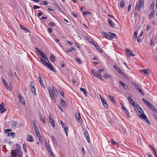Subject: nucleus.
<instances>
[{
  "mask_svg": "<svg viewBox=\"0 0 157 157\" xmlns=\"http://www.w3.org/2000/svg\"><path fill=\"white\" fill-rule=\"evenodd\" d=\"M101 34L103 36L109 40H111L116 38V35L114 33H108L105 32H102Z\"/></svg>",
  "mask_w": 157,
  "mask_h": 157,
  "instance_id": "nucleus-1",
  "label": "nucleus"
},
{
  "mask_svg": "<svg viewBox=\"0 0 157 157\" xmlns=\"http://www.w3.org/2000/svg\"><path fill=\"white\" fill-rule=\"evenodd\" d=\"M136 113L137 115L139 116L141 118L144 120L149 125H151L150 123L148 120L147 118V117L144 114V112L143 111H138Z\"/></svg>",
  "mask_w": 157,
  "mask_h": 157,
  "instance_id": "nucleus-2",
  "label": "nucleus"
},
{
  "mask_svg": "<svg viewBox=\"0 0 157 157\" xmlns=\"http://www.w3.org/2000/svg\"><path fill=\"white\" fill-rule=\"evenodd\" d=\"M52 91H51V93L50 92V96L53 99L54 102H56V99L54 95H56L57 94V91L54 86L52 85Z\"/></svg>",
  "mask_w": 157,
  "mask_h": 157,
  "instance_id": "nucleus-3",
  "label": "nucleus"
},
{
  "mask_svg": "<svg viewBox=\"0 0 157 157\" xmlns=\"http://www.w3.org/2000/svg\"><path fill=\"white\" fill-rule=\"evenodd\" d=\"M21 153L20 149H16V150H13L11 153V155L10 157H17V154Z\"/></svg>",
  "mask_w": 157,
  "mask_h": 157,
  "instance_id": "nucleus-4",
  "label": "nucleus"
},
{
  "mask_svg": "<svg viewBox=\"0 0 157 157\" xmlns=\"http://www.w3.org/2000/svg\"><path fill=\"white\" fill-rule=\"evenodd\" d=\"M132 84L133 86L135 87L136 89L139 92H140L141 95H144V93L143 91L141 89H140V87L137 86L136 84L133 83H132Z\"/></svg>",
  "mask_w": 157,
  "mask_h": 157,
  "instance_id": "nucleus-5",
  "label": "nucleus"
},
{
  "mask_svg": "<svg viewBox=\"0 0 157 157\" xmlns=\"http://www.w3.org/2000/svg\"><path fill=\"white\" fill-rule=\"evenodd\" d=\"M82 131L84 132V135L85 136L87 141L88 143H90V140L88 132L85 129H83Z\"/></svg>",
  "mask_w": 157,
  "mask_h": 157,
  "instance_id": "nucleus-6",
  "label": "nucleus"
},
{
  "mask_svg": "<svg viewBox=\"0 0 157 157\" xmlns=\"http://www.w3.org/2000/svg\"><path fill=\"white\" fill-rule=\"evenodd\" d=\"M91 72L94 76L98 77L102 81L103 80V79H102L101 75L98 74V73L96 71L95 69L92 70Z\"/></svg>",
  "mask_w": 157,
  "mask_h": 157,
  "instance_id": "nucleus-7",
  "label": "nucleus"
},
{
  "mask_svg": "<svg viewBox=\"0 0 157 157\" xmlns=\"http://www.w3.org/2000/svg\"><path fill=\"white\" fill-rule=\"evenodd\" d=\"M35 132H36V135L38 139L40 141V142L41 143H42V141L41 140V136L40 135V134L39 130H37L36 131H35Z\"/></svg>",
  "mask_w": 157,
  "mask_h": 157,
  "instance_id": "nucleus-8",
  "label": "nucleus"
},
{
  "mask_svg": "<svg viewBox=\"0 0 157 157\" xmlns=\"http://www.w3.org/2000/svg\"><path fill=\"white\" fill-rule=\"evenodd\" d=\"M113 68L119 74H120L121 75H122L123 72L121 70L120 67H118L116 65H114L113 66Z\"/></svg>",
  "mask_w": 157,
  "mask_h": 157,
  "instance_id": "nucleus-9",
  "label": "nucleus"
},
{
  "mask_svg": "<svg viewBox=\"0 0 157 157\" xmlns=\"http://www.w3.org/2000/svg\"><path fill=\"white\" fill-rule=\"evenodd\" d=\"M40 60L42 61V63L48 68H49V63H48L47 62V60L43 59H40Z\"/></svg>",
  "mask_w": 157,
  "mask_h": 157,
  "instance_id": "nucleus-10",
  "label": "nucleus"
},
{
  "mask_svg": "<svg viewBox=\"0 0 157 157\" xmlns=\"http://www.w3.org/2000/svg\"><path fill=\"white\" fill-rule=\"evenodd\" d=\"M140 71L141 72L144 73V75L145 76H147L149 74V70L148 69H144L140 70Z\"/></svg>",
  "mask_w": 157,
  "mask_h": 157,
  "instance_id": "nucleus-11",
  "label": "nucleus"
},
{
  "mask_svg": "<svg viewBox=\"0 0 157 157\" xmlns=\"http://www.w3.org/2000/svg\"><path fill=\"white\" fill-rule=\"evenodd\" d=\"M75 116L77 119L78 120L79 122L80 123H82V119H81L80 113H76Z\"/></svg>",
  "mask_w": 157,
  "mask_h": 157,
  "instance_id": "nucleus-12",
  "label": "nucleus"
},
{
  "mask_svg": "<svg viewBox=\"0 0 157 157\" xmlns=\"http://www.w3.org/2000/svg\"><path fill=\"white\" fill-rule=\"evenodd\" d=\"M93 45L95 46L96 49L100 52L102 53V49L98 46V44L96 43V44L94 43Z\"/></svg>",
  "mask_w": 157,
  "mask_h": 157,
  "instance_id": "nucleus-13",
  "label": "nucleus"
},
{
  "mask_svg": "<svg viewBox=\"0 0 157 157\" xmlns=\"http://www.w3.org/2000/svg\"><path fill=\"white\" fill-rule=\"evenodd\" d=\"M6 109L5 108L4 105L1 104L0 105V113L1 114H2L4 112H6Z\"/></svg>",
  "mask_w": 157,
  "mask_h": 157,
  "instance_id": "nucleus-14",
  "label": "nucleus"
},
{
  "mask_svg": "<svg viewBox=\"0 0 157 157\" xmlns=\"http://www.w3.org/2000/svg\"><path fill=\"white\" fill-rule=\"evenodd\" d=\"M135 110L136 113L138 111H143L142 109L138 104H136V106L135 107Z\"/></svg>",
  "mask_w": 157,
  "mask_h": 157,
  "instance_id": "nucleus-15",
  "label": "nucleus"
},
{
  "mask_svg": "<svg viewBox=\"0 0 157 157\" xmlns=\"http://www.w3.org/2000/svg\"><path fill=\"white\" fill-rule=\"evenodd\" d=\"M33 82H31L30 84V86L31 87V91H32V92L35 95H36V89L35 86H32V84H33Z\"/></svg>",
  "mask_w": 157,
  "mask_h": 157,
  "instance_id": "nucleus-16",
  "label": "nucleus"
},
{
  "mask_svg": "<svg viewBox=\"0 0 157 157\" xmlns=\"http://www.w3.org/2000/svg\"><path fill=\"white\" fill-rule=\"evenodd\" d=\"M119 83H120L121 85L123 87L124 89L126 90H128V86L125 84L124 83H123L121 81H120Z\"/></svg>",
  "mask_w": 157,
  "mask_h": 157,
  "instance_id": "nucleus-17",
  "label": "nucleus"
},
{
  "mask_svg": "<svg viewBox=\"0 0 157 157\" xmlns=\"http://www.w3.org/2000/svg\"><path fill=\"white\" fill-rule=\"evenodd\" d=\"M50 123L53 127H54L55 126V123L53 118L52 117H50Z\"/></svg>",
  "mask_w": 157,
  "mask_h": 157,
  "instance_id": "nucleus-18",
  "label": "nucleus"
},
{
  "mask_svg": "<svg viewBox=\"0 0 157 157\" xmlns=\"http://www.w3.org/2000/svg\"><path fill=\"white\" fill-rule=\"evenodd\" d=\"M126 51L127 52L126 54L128 56L129 55H131L132 56H135V54L132 53L131 52V51L129 49H126Z\"/></svg>",
  "mask_w": 157,
  "mask_h": 157,
  "instance_id": "nucleus-19",
  "label": "nucleus"
},
{
  "mask_svg": "<svg viewBox=\"0 0 157 157\" xmlns=\"http://www.w3.org/2000/svg\"><path fill=\"white\" fill-rule=\"evenodd\" d=\"M27 140L28 141L30 142H33L34 141L33 137L32 136L29 135L27 136Z\"/></svg>",
  "mask_w": 157,
  "mask_h": 157,
  "instance_id": "nucleus-20",
  "label": "nucleus"
},
{
  "mask_svg": "<svg viewBox=\"0 0 157 157\" xmlns=\"http://www.w3.org/2000/svg\"><path fill=\"white\" fill-rule=\"evenodd\" d=\"M50 70L52 71L55 74H56V71L55 68L53 67L52 64L50 62Z\"/></svg>",
  "mask_w": 157,
  "mask_h": 157,
  "instance_id": "nucleus-21",
  "label": "nucleus"
},
{
  "mask_svg": "<svg viewBox=\"0 0 157 157\" xmlns=\"http://www.w3.org/2000/svg\"><path fill=\"white\" fill-rule=\"evenodd\" d=\"M107 21L109 25L111 27H113L114 26V24L110 19H108Z\"/></svg>",
  "mask_w": 157,
  "mask_h": 157,
  "instance_id": "nucleus-22",
  "label": "nucleus"
},
{
  "mask_svg": "<svg viewBox=\"0 0 157 157\" xmlns=\"http://www.w3.org/2000/svg\"><path fill=\"white\" fill-rule=\"evenodd\" d=\"M19 98L20 100V102L22 104H23V105H25V101L23 99L22 96L20 94H19Z\"/></svg>",
  "mask_w": 157,
  "mask_h": 157,
  "instance_id": "nucleus-23",
  "label": "nucleus"
},
{
  "mask_svg": "<svg viewBox=\"0 0 157 157\" xmlns=\"http://www.w3.org/2000/svg\"><path fill=\"white\" fill-rule=\"evenodd\" d=\"M50 60L52 62L54 63L55 61V56L52 54L50 56Z\"/></svg>",
  "mask_w": 157,
  "mask_h": 157,
  "instance_id": "nucleus-24",
  "label": "nucleus"
},
{
  "mask_svg": "<svg viewBox=\"0 0 157 157\" xmlns=\"http://www.w3.org/2000/svg\"><path fill=\"white\" fill-rule=\"evenodd\" d=\"M142 100L148 106V107L151 104V103L147 100H145L144 98H143L142 99Z\"/></svg>",
  "mask_w": 157,
  "mask_h": 157,
  "instance_id": "nucleus-25",
  "label": "nucleus"
},
{
  "mask_svg": "<svg viewBox=\"0 0 157 157\" xmlns=\"http://www.w3.org/2000/svg\"><path fill=\"white\" fill-rule=\"evenodd\" d=\"M35 50L36 52L40 55H41L43 52L42 50H39L36 47H35Z\"/></svg>",
  "mask_w": 157,
  "mask_h": 157,
  "instance_id": "nucleus-26",
  "label": "nucleus"
},
{
  "mask_svg": "<svg viewBox=\"0 0 157 157\" xmlns=\"http://www.w3.org/2000/svg\"><path fill=\"white\" fill-rule=\"evenodd\" d=\"M5 85L8 90H11L12 87L11 86L10 83L9 84L6 83V84H5Z\"/></svg>",
  "mask_w": 157,
  "mask_h": 157,
  "instance_id": "nucleus-27",
  "label": "nucleus"
},
{
  "mask_svg": "<svg viewBox=\"0 0 157 157\" xmlns=\"http://www.w3.org/2000/svg\"><path fill=\"white\" fill-rule=\"evenodd\" d=\"M155 2L154 1L152 3V4H151V8L150 9V10L152 11H154V7H155Z\"/></svg>",
  "mask_w": 157,
  "mask_h": 157,
  "instance_id": "nucleus-28",
  "label": "nucleus"
},
{
  "mask_svg": "<svg viewBox=\"0 0 157 157\" xmlns=\"http://www.w3.org/2000/svg\"><path fill=\"white\" fill-rule=\"evenodd\" d=\"M75 48L74 47H71L69 49H67L66 50L67 52L69 53L70 52H71L72 51L75 50Z\"/></svg>",
  "mask_w": 157,
  "mask_h": 157,
  "instance_id": "nucleus-29",
  "label": "nucleus"
},
{
  "mask_svg": "<svg viewBox=\"0 0 157 157\" xmlns=\"http://www.w3.org/2000/svg\"><path fill=\"white\" fill-rule=\"evenodd\" d=\"M64 127H64V132L66 135L67 136L68 132V126H67L66 125H65V126H64Z\"/></svg>",
  "mask_w": 157,
  "mask_h": 157,
  "instance_id": "nucleus-30",
  "label": "nucleus"
},
{
  "mask_svg": "<svg viewBox=\"0 0 157 157\" xmlns=\"http://www.w3.org/2000/svg\"><path fill=\"white\" fill-rule=\"evenodd\" d=\"M40 56H41V57L43 59H45V60H47V61L49 62V60H48V59L47 58L46 55H45L44 53V52H43V53Z\"/></svg>",
  "mask_w": 157,
  "mask_h": 157,
  "instance_id": "nucleus-31",
  "label": "nucleus"
},
{
  "mask_svg": "<svg viewBox=\"0 0 157 157\" xmlns=\"http://www.w3.org/2000/svg\"><path fill=\"white\" fill-rule=\"evenodd\" d=\"M75 61L78 64H81L82 63V62L81 60L79 58L77 57L75 59Z\"/></svg>",
  "mask_w": 157,
  "mask_h": 157,
  "instance_id": "nucleus-32",
  "label": "nucleus"
},
{
  "mask_svg": "<svg viewBox=\"0 0 157 157\" xmlns=\"http://www.w3.org/2000/svg\"><path fill=\"white\" fill-rule=\"evenodd\" d=\"M144 3V1L143 0H139L138 5L141 6H143Z\"/></svg>",
  "mask_w": 157,
  "mask_h": 157,
  "instance_id": "nucleus-33",
  "label": "nucleus"
},
{
  "mask_svg": "<svg viewBox=\"0 0 157 157\" xmlns=\"http://www.w3.org/2000/svg\"><path fill=\"white\" fill-rule=\"evenodd\" d=\"M102 105L105 108H107L108 107V104L105 101H102Z\"/></svg>",
  "mask_w": 157,
  "mask_h": 157,
  "instance_id": "nucleus-34",
  "label": "nucleus"
},
{
  "mask_svg": "<svg viewBox=\"0 0 157 157\" xmlns=\"http://www.w3.org/2000/svg\"><path fill=\"white\" fill-rule=\"evenodd\" d=\"M80 90L81 92H83L84 94L86 96L87 95V93L86 92V91L85 90L84 88H80Z\"/></svg>",
  "mask_w": 157,
  "mask_h": 157,
  "instance_id": "nucleus-35",
  "label": "nucleus"
},
{
  "mask_svg": "<svg viewBox=\"0 0 157 157\" xmlns=\"http://www.w3.org/2000/svg\"><path fill=\"white\" fill-rule=\"evenodd\" d=\"M108 99L111 101H112L113 102H115V101L114 100V98L113 97L111 96V95H109L108 97Z\"/></svg>",
  "mask_w": 157,
  "mask_h": 157,
  "instance_id": "nucleus-36",
  "label": "nucleus"
},
{
  "mask_svg": "<svg viewBox=\"0 0 157 157\" xmlns=\"http://www.w3.org/2000/svg\"><path fill=\"white\" fill-rule=\"evenodd\" d=\"M154 12L155 11H152L151 12L149 16V18L150 19L153 17L154 14Z\"/></svg>",
  "mask_w": 157,
  "mask_h": 157,
  "instance_id": "nucleus-37",
  "label": "nucleus"
},
{
  "mask_svg": "<svg viewBox=\"0 0 157 157\" xmlns=\"http://www.w3.org/2000/svg\"><path fill=\"white\" fill-rule=\"evenodd\" d=\"M40 118L41 120L43 122L45 123V121L43 116L42 115H40Z\"/></svg>",
  "mask_w": 157,
  "mask_h": 157,
  "instance_id": "nucleus-38",
  "label": "nucleus"
},
{
  "mask_svg": "<svg viewBox=\"0 0 157 157\" xmlns=\"http://www.w3.org/2000/svg\"><path fill=\"white\" fill-rule=\"evenodd\" d=\"M59 90L60 94L63 97V98H64V92L63 89L59 87Z\"/></svg>",
  "mask_w": 157,
  "mask_h": 157,
  "instance_id": "nucleus-39",
  "label": "nucleus"
},
{
  "mask_svg": "<svg viewBox=\"0 0 157 157\" xmlns=\"http://www.w3.org/2000/svg\"><path fill=\"white\" fill-rule=\"evenodd\" d=\"M137 34L138 31H136L134 32L133 35V38L134 40H136V39L137 38Z\"/></svg>",
  "mask_w": 157,
  "mask_h": 157,
  "instance_id": "nucleus-40",
  "label": "nucleus"
},
{
  "mask_svg": "<svg viewBox=\"0 0 157 157\" xmlns=\"http://www.w3.org/2000/svg\"><path fill=\"white\" fill-rule=\"evenodd\" d=\"M20 26L21 29H22L25 31H26L27 32H29V30H28V29H27L26 27L22 26L21 25H20Z\"/></svg>",
  "mask_w": 157,
  "mask_h": 157,
  "instance_id": "nucleus-41",
  "label": "nucleus"
},
{
  "mask_svg": "<svg viewBox=\"0 0 157 157\" xmlns=\"http://www.w3.org/2000/svg\"><path fill=\"white\" fill-rule=\"evenodd\" d=\"M15 133L14 132H9L8 133L7 136H11L13 137H14V136L15 135Z\"/></svg>",
  "mask_w": 157,
  "mask_h": 157,
  "instance_id": "nucleus-42",
  "label": "nucleus"
},
{
  "mask_svg": "<svg viewBox=\"0 0 157 157\" xmlns=\"http://www.w3.org/2000/svg\"><path fill=\"white\" fill-rule=\"evenodd\" d=\"M104 77L106 78H111V76L109 73H106L104 75Z\"/></svg>",
  "mask_w": 157,
  "mask_h": 157,
  "instance_id": "nucleus-43",
  "label": "nucleus"
},
{
  "mask_svg": "<svg viewBox=\"0 0 157 157\" xmlns=\"http://www.w3.org/2000/svg\"><path fill=\"white\" fill-rule=\"evenodd\" d=\"M140 6L138 5V4H137L136 6L135 9L137 10V11H139L140 10Z\"/></svg>",
  "mask_w": 157,
  "mask_h": 157,
  "instance_id": "nucleus-44",
  "label": "nucleus"
},
{
  "mask_svg": "<svg viewBox=\"0 0 157 157\" xmlns=\"http://www.w3.org/2000/svg\"><path fill=\"white\" fill-rule=\"evenodd\" d=\"M125 3L123 1H121L120 3V7L121 8L123 7L124 6Z\"/></svg>",
  "mask_w": 157,
  "mask_h": 157,
  "instance_id": "nucleus-45",
  "label": "nucleus"
},
{
  "mask_svg": "<svg viewBox=\"0 0 157 157\" xmlns=\"http://www.w3.org/2000/svg\"><path fill=\"white\" fill-rule=\"evenodd\" d=\"M50 156L51 157H55V155L54 154L52 151L51 148H50Z\"/></svg>",
  "mask_w": 157,
  "mask_h": 157,
  "instance_id": "nucleus-46",
  "label": "nucleus"
},
{
  "mask_svg": "<svg viewBox=\"0 0 157 157\" xmlns=\"http://www.w3.org/2000/svg\"><path fill=\"white\" fill-rule=\"evenodd\" d=\"M51 137L52 139V141H53V143L54 144H57L56 141V139H55V138H54V136H51Z\"/></svg>",
  "mask_w": 157,
  "mask_h": 157,
  "instance_id": "nucleus-47",
  "label": "nucleus"
},
{
  "mask_svg": "<svg viewBox=\"0 0 157 157\" xmlns=\"http://www.w3.org/2000/svg\"><path fill=\"white\" fill-rule=\"evenodd\" d=\"M56 25V24L53 22H50V26H55Z\"/></svg>",
  "mask_w": 157,
  "mask_h": 157,
  "instance_id": "nucleus-48",
  "label": "nucleus"
},
{
  "mask_svg": "<svg viewBox=\"0 0 157 157\" xmlns=\"http://www.w3.org/2000/svg\"><path fill=\"white\" fill-rule=\"evenodd\" d=\"M148 107L152 110L155 108V107L151 104Z\"/></svg>",
  "mask_w": 157,
  "mask_h": 157,
  "instance_id": "nucleus-49",
  "label": "nucleus"
},
{
  "mask_svg": "<svg viewBox=\"0 0 157 157\" xmlns=\"http://www.w3.org/2000/svg\"><path fill=\"white\" fill-rule=\"evenodd\" d=\"M12 131V130L11 129H7L5 130V132L6 133H8Z\"/></svg>",
  "mask_w": 157,
  "mask_h": 157,
  "instance_id": "nucleus-50",
  "label": "nucleus"
},
{
  "mask_svg": "<svg viewBox=\"0 0 157 157\" xmlns=\"http://www.w3.org/2000/svg\"><path fill=\"white\" fill-rule=\"evenodd\" d=\"M110 141L114 145H116L117 144V142L115 141L112 139H111Z\"/></svg>",
  "mask_w": 157,
  "mask_h": 157,
  "instance_id": "nucleus-51",
  "label": "nucleus"
},
{
  "mask_svg": "<svg viewBox=\"0 0 157 157\" xmlns=\"http://www.w3.org/2000/svg\"><path fill=\"white\" fill-rule=\"evenodd\" d=\"M104 69H98V72L99 73H101L102 72L104 71Z\"/></svg>",
  "mask_w": 157,
  "mask_h": 157,
  "instance_id": "nucleus-52",
  "label": "nucleus"
},
{
  "mask_svg": "<svg viewBox=\"0 0 157 157\" xmlns=\"http://www.w3.org/2000/svg\"><path fill=\"white\" fill-rule=\"evenodd\" d=\"M130 104L133 106L134 107L136 106L135 102L133 101L130 102Z\"/></svg>",
  "mask_w": 157,
  "mask_h": 157,
  "instance_id": "nucleus-53",
  "label": "nucleus"
},
{
  "mask_svg": "<svg viewBox=\"0 0 157 157\" xmlns=\"http://www.w3.org/2000/svg\"><path fill=\"white\" fill-rule=\"evenodd\" d=\"M125 113L127 115V116L129 118L130 117V116H129V112L128 111V110L126 109L125 111Z\"/></svg>",
  "mask_w": 157,
  "mask_h": 157,
  "instance_id": "nucleus-54",
  "label": "nucleus"
},
{
  "mask_svg": "<svg viewBox=\"0 0 157 157\" xmlns=\"http://www.w3.org/2000/svg\"><path fill=\"white\" fill-rule=\"evenodd\" d=\"M39 82H40V85L42 86V87L43 88H44V87H45V86L44 84V83H43L42 80L41 81H40Z\"/></svg>",
  "mask_w": 157,
  "mask_h": 157,
  "instance_id": "nucleus-55",
  "label": "nucleus"
},
{
  "mask_svg": "<svg viewBox=\"0 0 157 157\" xmlns=\"http://www.w3.org/2000/svg\"><path fill=\"white\" fill-rule=\"evenodd\" d=\"M40 7L39 6L36 5H34L33 7V9L36 10V9L40 8Z\"/></svg>",
  "mask_w": 157,
  "mask_h": 157,
  "instance_id": "nucleus-56",
  "label": "nucleus"
},
{
  "mask_svg": "<svg viewBox=\"0 0 157 157\" xmlns=\"http://www.w3.org/2000/svg\"><path fill=\"white\" fill-rule=\"evenodd\" d=\"M24 150H25V149H27L26 145L25 143H24L22 146Z\"/></svg>",
  "mask_w": 157,
  "mask_h": 157,
  "instance_id": "nucleus-57",
  "label": "nucleus"
},
{
  "mask_svg": "<svg viewBox=\"0 0 157 157\" xmlns=\"http://www.w3.org/2000/svg\"><path fill=\"white\" fill-rule=\"evenodd\" d=\"M57 8L58 10L60 12H61L62 13H63V11L61 9V8L59 6H57Z\"/></svg>",
  "mask_w": 157,
  "mask_h": 157,
  "instance_id": "nucleus-58",
  "label": "nucleus"
},
{
  "mask_svg": "<svg viewBox=\"0 0 157 157\" xmlns=\"http://www.w3.org/2000/svg\"><path fill=\"white\" fill-rule=\"evenodd\" d=\"M123 76H124V78L126 79H128L129 78L128 76L124 75V73H123L122 75Z\"/></svg>",
  "mask_w": 157,
  "mask_h": 157,
  "instance_id": "nucleus-59",
  "label": "nucleus"
},
{
  "mask_svg": "<svg viewBox=\"0 0 157 157\" xmlns=\"http://www.w3.org/2000/svg\"><path fill=\"white\" fill-rule=\"evenodd\" d=\"M17 124V123L16 121H13L12 123V125L13 126L15 127Z\"/></svg>",
  "mask_w": 157,
  "mask_h": 157,
  "instance_id": "nucleus-60",
  "label": "nucleus"
},
{
  "mask_svg": "<svg viewBox=\"0 0 157 157\" xmlns=\"http://www.w3.org/2000/svg\"><path fill=\"white\" fill-rule=\"evenodd\" d=\"M41 3H42L44 5H46L48 4V2L46 1H42Z\"/></svg>",
  "mask_w": 157,
  "mask_h": 157,
  "instance_id": "nucleus-61",
  "label": "nucleus"
},
{
  "mask_svg": "<svg viewBox=\"0 0 157 157\" xmlns=\"http://www.w3.org/2000/svg\"><path fill=\"white\" fill-rule=\"evenodd\" d=\"M90 13V12L87 11H86L85 12H84L83 14L84 15H86L88 14H89Z\"/></svg>",
  "mask_w": 157,
  "mask_h": 157,
  "instance_id": "nucleus-62",
  "label": "nucleus"
},
{
  "mask_svg": "<svg viewBox=\"0 0 157 157\" xmlns=\"http://www.w3.org/2000/svg\"><path fill=\"white\" fill-rule=\"evenodd\" d=\"M71 15L72 16H73V17H74L75 18H76V17H78V16H77V14H75L73 13H71Z\"/></svg>",
  "mask_w": 157,
  "mask_h": 157,
  "instance_id": "nucleus-63",
  "label": "nucleus"
},
{
  "mask_svg": "<svg viewBox=\"0 0 157 157\" xmlns=\"http://www.w3.org/2000/svg\"><path fill=\"white\" fill-rule=\"evenodd\" d=\"M39 13L37 14V16L38 17H40L42 15V12L40 11H39Z\"/></svg>",
  "mask_w": 157,
  "mask_h": 157,
  "instance_id": "nucleus-64",
  "label": "nucleus"
}]
</instances>
